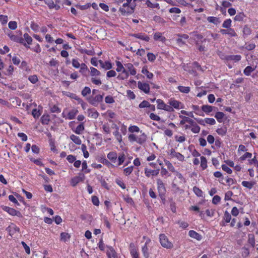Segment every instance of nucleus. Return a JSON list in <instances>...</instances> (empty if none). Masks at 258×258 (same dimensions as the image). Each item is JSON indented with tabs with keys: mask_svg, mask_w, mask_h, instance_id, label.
<instances>
[{
	"mask_svg": "<svg viewBox=\"0 0 258 258\" xmlns=\"http://www.w3.org/2000/svg\"><path fill=\"white\" fill-rule=\"evenodd\" d=\"M128 131L130 133H139L140 132V128L136 125H131L128 127Z\"/></svg>",
	"mask_w": 258,
	"mask_h": 258,
	"instance_id": "47",
	"label": "nucleus"
},
{
	"mask_svg": "<svg viewBox=\"0 0 258 258\" xmlns=\"http://www.w3.org/2000/svg\"><path fill=\"white\" fill-rule=\"evenodd\" d=\"M1 207L4 211L7 212L11 216H16L20 218L22 217V214L19 211L16 210L14 208H10L6 206H2Z\"/></svg>",
	"mask_w": 258,
	"mask_h": 258,
	"instance_id": "10",
	"label": "nucleus"
},
{
	"mask_svg": "<svg viewBox=\"0 0 258 258\" xmlns=\"http://www.w3.org/2000/svg\"><path fill=\"white\" fill-rule=\"evenodd\" d=\"M179 117L182 118V120H181L180 121V124H184L185 122H188L190 124H191L194 122V121L192 119L189 118V117L183 116L182 115H179Z\"/></svg>",
	"mask_w": 258,
	"mask_h": 258,
	"instance_id": "34",
	"label": "nucleus"
},
{
	"mask_svg": "<svg viewBox=\"0 0 258 258\" xmlns=\"http://www.w3.org/2000/svg\"><path fill=\"white\" fill-rule=\"evenodd\" d=\"M119 11L124 15L131 14L134 11V8L130 6L128 3H124L122 7L119 9Z\"/></svg>",
	"mask_w": 258,
	"mask_h": 258,
	"instance_id": "13",
	"label": "nucleus"
},
{
	"mask_svg": "<svg viewBox=\"0 0 258 258\" xmlns=\"http://www.w3.org/2000/svg\"><path fill=\"white\" fill-rule=\"evenodd\" d=\"M200 159H201L200 166H201L202 169L203 170H204L206 169L208 167L207 160L206 158L203 156H201Z\"/></svg>",
	"mask_w": 258,
	"mask_h": 258,
	"instance_id": "32",
	"label": "nucleus"
},
{
	"mask_svg": "<svg viewBox=\"0 0 258 258\" xmlns=\"http://www.w3.org/2000/svg\"><path fill=\"white\" fill-rule=\"evenodd\" d=\"M254 68H252L250 66H247L244 70L243 73L246 76H248L250 75L251 72L254 71Z\"/></svg>",
	"mask_w": 258,
	"mask_h": 258,
	"instance_id": "43",
	"label": "nucleus"
},
{
	"mask_svg": "<svg viewBox=\"0 0 258 258\" xmlns=\"http://www.w3.org/2000/svg\"><path fill=\"white\" fill-rule=\"evenodd\" d=\"M88 115L94 118H97L99 116L98 112L94 109H88Z\"/></svg>",
	"mask_w": 258,
	"mask_h": 258,
	"instance_id": "37",
	"label": "nucleus"
},
{
	"mask_svg": "<svg viewBox=\"0 0 258 258\" xmlns=\"http://www.w3.org/2000/svg\"><path fill=\"white\" fill-rule=\"evenodd\" d=\"M193 191L198 197H203V192L199 187H198L197 186H194L193 188Z\"/></svg>",
	"mask_w": 258,
	"mask_h": 258,
	"instance_id": "45",
	"label": "nucleus"
},
{
	"mask_svg": "<svg viewBox=\"0 0 258 258\" xmlns=\"http://www.w3.org/2000/svg\"><path fill=\"white\" fill-rule=\"evenodd\" d=\"M156 103L158 109L164 110L169 112H172V107L169 106V104H166L162 100L160 99L156 100Z\"/></svg>",
	"mask_w": 258,
	"mask_h": 258,
	"instance_id": "7",
	"label": "nucleus"
},
{
	"mask_svg": "<svg viewBox=\"0 0 258 258\" xmlns=\"http://www.w3.org/2000/svg\"><path fill=\"white\" fill-rule=\"evenodd\" d=\"M115 64L116 66V71L118 73L124 68L122 63L118 60L115 61Z\"/></svg>",
	"mask_w": 258,
	"mask_h": 258,
	"instance_id": "46",
	"label": "nucleus"
},
{
	"mask_svg": "<svg viewBox=\"0 0 258 258\" xmlns=\"http://www.w3.org/2000/svg\"><path fill=\"white\" fill-rule=\"evenodd\" d=\"M227 29H221L220 32L223 35H228L230 37H235L237 34L233 29L227 28Z\"/></svg>",
	"mask_w": 258,
	"mask_h": 258,
	"instance_id": "17",
	"label": "nucleus"
},
{
	"mask_svg": "<svg viewBox=\"0 0 258 258\" xmlns=\"http://www.w3.org/2000/svg\"><path fill=\"white\" fill-rule=\"evenodd\" d=\"M70 139L76 145H81L82 141L79 137L73 134L70 136Z\"/></svg>",
	"mask_w": 258,
	"mask_h": 258,
	"instance_id": "33",
	"label": "nucleus"
},
{
	"mask_svg": "<svg viewBox=\"0 0 258 258\" xmlns=\"http://www.w3.org/2000/svg\"><path fill=\"white\" fill-rule=\"evenodd\" d=\"M202 110L206 113H209L213 110V107L208 105H204L202 106Z\"/></svg>",
	"mask_w": 258,
	"mask_h": 258,
	"instance_id": "38",
	"label": "nucleus"
},
{
	"mask_svg": "<svg viewBox=\"0 0 258 258\" xmlns=\"http://www.w3.org/2000/svg\"><path fill=\"white\" fill-rule=\"evenodd\" d=\"M76 7L77 8L80 9L81 10H85L88 9V8H89L91 7V4L88 3L84 5H77L76 6Z\"/></svg>",
	"mask_w": 258,
	"mask_h": 258,
	"instance_id": "57",
	"label": "nucleus"
},
{
	"mask_svg": "<svg viewBox=\"0 0 258 258\" xmlns=\"http://www.w3.org/2000/svg\"><path fill=\"white\" fill-rule=\"evenodd\" d=\"M102 67L105 70H110L112 68V66L110 62L106 61L102 63Z\"/></svg>",
	"mask_w": 258,
	"mask_h": 258,
	"instance_id": "58",
	"label": "nucleus"
},
{
	"mask_svg": "<svg viewBox=\"0 0 258 258\" xmlns=\"http://www.w3.org/2000/svg\"><path fill=\"white\" fill-rule=\"evenodd\" d=\"M154 39L156 41H160L163 43L166 40V38L163 36L162 33L157 32L154 34Z\"/></svg>",
	"mask_w": 258,
	"mask_h": 258,
	"instance_id": "24",
	"label": "nucleus"
},
{
	"mask_svg": "<svg viewBox=\"0 0 258 258\" xmlns=\"http://www.w3.org/2000/svg\"><path fill=\"white\" fill-rule=\"evenodd\" d=\"M191 125V131L195 134H198L200 131V127L195 122H194Z\"/></svg>",
	"mask_w": 258,
	"mask_h": 258,
	"instance_id": "35",
	"label": "nucleus"
},
{
	"mask_svg": "<svg viewBox=\"0 0 258 258\" xmlns=\"http://www.w3.org/2000/svg\"><path fill=\"white\" fill-rule=\"evenodd\" d=\"M158 189L160 194H164L165 192V187L164 184L160 179H158L157 180Z\"/></svg>",
	"mask_w": 258,
	"mask_h": 258,
	"instance_id": "23",
	"label": "nucleus"
},
{
	"mask_svg": "<svg viewBox=\"0 0 258 258\" xmlns=\"http://www.w3.org/2000/svg\"><path fill=\"white\" fill-rule=\"evenodd\" d=\"M215 117L219 122H222L225 120V114L222 112H217Z\"/></svg>",
	"mask_w": 258,
	"mask_h": 258,
	"instance_id": "31",
	"label": "nucleus"
},
{
	"mask_svg": "<svg viewBox=\"0 0 258 258\" xmlns=\"http://www.w3.org/2000/svg\"><path fill=\"white\" fill-rule=\"evenodd\" d=\"M28 80L32 84H35L38 81V79L36 75H31L28 77Z\"/></svg>",
	"mask_w": 258,
	"mask_h": 258,
	"instance_id": "50",
	"label": "nucleus"
},
{
	"mask_svg": "<svg viewBox=\"0 0 258 258\" xmlns=\"http://www.w3.org/2000/svg\"><path fill=\"white\" fill-rule=\"evenodd\" d=\"M143 238L146 240L144 245L142 247V252L145 258H149V244L151 242V239L146 237V236H144Z\"/></svg>",
	"mask_w": 258,
	"mask_h": 258,
	"instance_id": "8",
	"label": "nucleus"
},
{
	"mask_svg": "<svg viewBox=\"0 0 258 258\" xmlns=\"http://www.w3.org/2000/svg\"><path fill=\"white\" fill-rule=\"evenodd\" d=\"M78 112L77 108H73L68 112L67 109H64L62 113V116L66 119L71 120L75 117Z\"/></svg>",
	"mask_w": 258,
	"mask_h": 258,
	"instance_id": "6",
	"label": "nucleus"
},
{
	"mask_svg": "<svg viewBox=\"0 0 258 258\" xmlns=\"http://www.w3.org/2000/svg\"><path fill=\"white\" fill-rule=\"evenodd\" d=\"M91 93V89L88 87H85L83 90L82 91V95L83 96H86L88 94H90Z\"/></svg>",
	"mask_w": 258,
	"mask_h": 258,
	"instance_id": "64",
	"label": "nucleus"
},
{
	"mask_svg": "<svg viewBox=\"0 0 258 258\" xmlns=\"http://www.w3.org/2000/svg\"><path fill=\"white\" fill-rule=\"evenodd\" d=\"M216 132L219 135L224 136L226 134L227 129L225 127L219 128L216 130Z\"/></svg>",
	"mask_w": 258,
	"mask_h": 258,
	"instance_id": "56",
	"label": "nucleus"
},
{
	"mask_svg": "<svg viewBox=\"0 0 258 258\" xmlns=\"http://www.w3.org/2000/svg\"><path fill=\"white\" fill-rule=\"evenodd\" d=\"M165 164L170 171L174 173H175L176 171L174 167L170 161L168 160H165Z\"/></svg>",
	"mask_w": 258,
	"mask_h": 258,
	"instance_id": "36",
	"label": "nucleus"
},
{
	"mask_svg": "<svg viewBox=\"0 0 258 258\" xmlns=\"http://www.w3.org/2000/svg\"><path fill=\"white\" fill-rule=\"evenodd\" d=\"M129 77L128 72L125 68L123 69L119 73L117 77V79L119 80H124L127 79Z\"/></svg>",
	"mask_w": 258,
	"mask_h": 258,
	"instance_id": "16",
	"label": "nucleus"
},
{
	"mask_svg": "<svg viewBox=\"0 0 258 258\" xmlns=\"http://www.w3.org/2000/svg\"><path fill=\"white\" fill-rule=\"evenodd\" d=\"M129 250L133 258H139L138 249L134 243H130Z\"/></svg>",
	"mask_w": 258,
	"mask_h": 258,
	"instance_id": "14",
	"label": "nucleus"
},
{
	"mask_svg": "<svg viewBox=\"0 0 258 258\" xmlns=\"http://www.w3.org/2000/svg\"><path fill=\"white\" fill-rule=\"evenodd\" d=\"M106 254L108 258H117L116 252L112 247H107Z\"/></svg>",
	"mask_w": 258,
	"mask_h": 258,
	"instance_id": "22",
	"label": "nucleus"
},
{
	"mask_svg": "<svg viewBox=\"0 0 258 258\" xmlns=\"http://www.w3.org/2000/svg\"><path fill=\"white\" fill-rule=\"evenodd\" d=\"M117 130L113 133V134L115 137L116 140L119 143L122 141V136L118 131V128H116Z\"/></svg>",
	"mask_w": 258,
	"mask_h": 258,
	"instance_id": "54",
	"label": "nucleus"
},
{
	"mask_svg": "<svg viewBox=\"0 0 258 258\" xmlns=\"http://www.w3.org/2000/svg\"><path fill=\"white\" fill-rule=\"evenodd\" d=\"M241 184L245 187L251 189L253 186V183L247 181H243Z\"/></svg>",
	"mask_w": 258,
	"mask_h": 258,
	"instance_id": "51",
	"label": "nucleus"
},
{
	"mask_svg": "<svg viewBox=\"0 0 258 258\" xmlns=\"http://www.w3.org/2000/svg\"><path fill=\"white\" fill-rule=\"evenodd\" d=\"M125 67L128 72L129 75L135 76L137 74L136 68L134 67L133 64L131 63H127L124 64Z\"/></svg>",
	"mask_w": 258,
	"mask_h": 258,
	"instance_id": "18",
	"label": "nucleus"
},
{
	"mask_svg": "<svg viewBox=\"0 0 258 258\" xmlns=\"http://www.w3.org/2000/svg\"><path fill=\"white\" fill-rule=\"evenodd\" d=\"M30 27L35 32L39 31L40 28L39 25L34 22H31Z\"/></svg>",
	"mask_w": 258,
	"mask_h": 258,
	"instance_id": "55",
	"label": "nucleus"
},
{
	"mask_svg": "<svg viewBox=\"0 0 258 258\" xmlns=\"http://www.w3.org/2000/svg\"><path fill=\"white\" fill-rule=\"evenodd\" d=\"M177 88L180 92L183 93H188L190 90V87L183 86H179Z\"/></svg>",
	"mask_w": 258,
	"mask_h": 258,
	"instance_id": "41",
	"label": "nucleus"
},
{
	"mask_svg": "<svg viewBox=\"0 0 258 258\" xmlns=\"http://www.w3.org/2000/svg\"><path fill=\"white\" fill-rule=\"evenodd\" d=\"M131 36L147 42H148L150 40V38L148 35L142 33L132 34H131Z\"/></svg>",
	"mask_w": 258,
	"mask_h": 258,
	"instance_id": "21",
	"label": "nucleus"
},
{
	"mask_svg": "<svg viewBox=\"0 0 258 258\" xmlns=\"http://www.w3.org/2000/svg\"><path fill=\"white\" fill-rule=\"evenodd\" d=\"M252 157V154L246 152L243 155L240 157L239 160L240 161H244L247 159H250Z\"/></svg>",
	"mask_w": 258,
	"mask_h": 258,
	"instance_id": "39",
	"label": "nucleus"
},
{
	"mask_svg": "<svg viewBox=\"0 0 258 258\" xmlns=\"http://www.w3.org/2000/svg\"><path fill=\"white\" fill-rule=\"evenodd\" d=\"M50 121V118L48 115H43L41 117V122L43 124H48Z\"/></svg>",
	"mask_w": 258,
	"mask_h": 258,
	"instance_id": "49",
	"label": "nucleus"
},
{
	"mask_svg": "<svg viewBox=\"0 0 258 258\" xmlns=\"http://www.w3.org/2000/svg\"><path fill=\"white\" fill-rule=\"evenodd\" d=\"M188 235L191 238H194L199 241L202 239V236L194 230H190L188 232Z\"/></svg>",
	"mask_w": 258,
	"mask_h": 258,
	"instance_id": "25",
	"label": "nucleus"
},
{
	"mask_svg": "<svg viewBox=\"0 0 258 258\" xmlns=\"http://www.w3.org/2000/svg\"><path fill=\"white\" fill-rule=\"evenodd\" d=\"M7 230L9 232L11 235L13 234L14 232L19 231V228L15 224H11L8 228Z\"/></svg>",
	"mask_w": 258,
	"mask_h": 258,
	"instance_id": "28",
	"label": "nucleus"
},
{
	"mask_svg": "<svg viewBox=\"0 0 258 258\" xmlns=\"http://www.w3.org/2000/svg\"><path fill=\"white\" fill-rule=\"evenodd\" d=\"M141 72L143 74L145 75L147 79L149 80H152L154 77L153 74L148 71V67L146 66L142 68Z\"/></svg>",
	"mask_w": 258,
	"mask_h": 258,
	"instance_id": "20",
	"label": "nucleus"
},
{
	"mask_svg": "<svg viewBox=\"0 0 258 258\" xmlns=\"http://www.w3.org/2000/svg\"><path fill=\"white\" fill-rule=\"evenodd\" d=\"M169 155L170 158H175L180 162H183L185 160L184 156L181 153L176 152L173 149L170 150Z\"/></svg>",
	"mask_w": 258,
	"mask_h": 258,
	"instance_id": "11",
	"label": "nucleus"
},
{
	"mask_svg": "<svg viewBox=\"0 0 258 258\" xmlns=\"http://www.w3.org/2000/svg\"><path fill=\"white\" fill-rule=\"evenodd\" d=\"M241 56L240 55H227L225 58V59L228 60H233L235 62H237L239 61L241 59Z\"/></svg>",
	"mask_w": 258,
	"mask_h": 258,
	"instance_id": "29",
	"label": "nucleus"
},
{
	"mask_svg": "<svg viewBox=\"0 0 258 258\" xmlns=\"http://www.w3.org/2000/svg\"><path fill=\"white\" fill-rule=\"evenodd\" d=\"M24 38L25 41L27 42L28 44H31L32 42V38L27 33H25L24 34Z\"/></svg>",
	"mask_w": 258,
	"mask_h": 258,
	"instance_id": "61",
	"label": "nucleus"
},
{
	"mask_svg": "<svg viewBox=\"0 0 258 258\" xmlns=\"http://www.w3.org/2000/svg\"><path fill=\"white\" fill-rule=\"evenodd\" d=\"M147 58L149 61L153 62L156 59V56L153 53L149 52L147 53Z\"/></svg>",
	"mask_w": 258,
	"mask_h": 258,
	"instance_id": "62",
	"label": "nucleus"
},
{
	"mask_svg": "<svg viewBox=\"0 0 258 258\" xmlns=\"http://www.w3.org/2000/svg\"><path fill=\"white\" fill-rule=\"evenodd\" d=\"M85 129L84 123H80L75 128H72V131L76 134L81 135Z\"/></svg>",
	"mask_w": 258,
	"mask_h": 258,
	"instance_id": "26",
	"label": "nucleus"
},
{
	"mask_svg": "<svg viewBox=\"0 0 258 258\" xmlns=\"http://www.w3.org/2000/svg\"><path fill=\"white\" fill-rule=\"evenodd\" d=\"M138 88L145 94H148L150 92V87L149 83L144 81H138Z\"/></svg>",
	"mask_w": 258,
	"mask_h": 258,
	"instance_id": "9",
	"label": "nucleus"
},
{
	"mask_svg": "<svg viewBox=\"0 0 258 258\" xmlns=\"http://www.w3.org/2000/svg\"><path fill=\"white\" fill-rule=\"evenodd\" d=\"M168 103L169 104V106L172 107V112L174 111V109L179 110L184 108L183 103L175 99L174 98H170L168 100Z\"/></svg>",
	"mask_w": 258,
	"mask_h": 258,
	"instance_id": "4",
	"label": "nucleus"
},
{
	"mask_svg": "<svg viewBox=\"0 0 258 258\" xmlns=\"http://www.w3.org/2000/svg\"><path fill=\"white\" fill-rule=\"evenodd\" d=\"M140 132L142 134L139 136H137L134 134H130L128 137L129 141L131 142H136L140 145L145 143L147 140V136L144 133H142V131Z\"/></svg>",
	"mask_w": 258,
	"mask_h": 258,
	"instance_id": "3",
	"label": "nucleus"
},
{
	"mask_svg": "<svg viewBox=\"0 0 258 258\" xmlns=\"http://www.w3.org/2000/svg\"><path fill=\"white\" fill-rule=\"evenodd\" d=\"M10 29L12 30H15L17 28V23L16 21H10L8 24Z\"/></svg>",
	"mask_w": 258,
	"mask_h": 258,
	"instance_id": "63",
	"label": "nucleus"
},
{
	"mask_svg": "<svg viewBox=\"0 0 258 258\" xmlns=\"http://www.w3.org/2000/svg\"><path fill=\"white\" fill-rule=\"evenodd\" d=\"M159 240L163 247L168 249L172 248V243L169 241L168 238L165 234H161L159 235Z\"/></svg>",
	"mask_w": 258,
	"mask_h": 258,
	"instance_id": "5",
	"label": "nucleus"
},
{
	"mask_svg": "<svg viewBox=\"0 0 258 258\" xmlns=\"http://www.w3.org/2000/svg\"><path fill=\"white\" fill-rule=\"evenodd\" d=\"M103 96L102 95L98 94L94 96H92L89 98V101L94 106H97L103 100Z\"/></svg>",
	"mask_w": 258,
	"mask_h": 258,
	"instance_id": "12",
	"label": "nucleus"
},
{
	"mask_svg": "<svg viewBox=\"0 0 258 258\" xmlns=\"http://www.w3.org/2000/svg\"><path fill=\"white\" fill-rule=\"evenodd\" d=\"M8 36L11 39V40L17 42H21L22 41V38L19 37V36L14 34L12 32H10L8 34Z\"/></svg>",
	"mask_w": 258,
	"mask_h": 258,
	"instance_id": "30",
	"label": "nucleus"
},
{
	"mask_svg": "<svg viewBox=\"0 0 258 258\" xmlns=\"http://www.w3.org/2000/svg\"><path fill=\"white\" fill-rule=\"evenodd\" d=\"M231 20L230 19H227L223 22L222 24V27L224 28H230L231 26Z\"/></svg>",
	"mask_w": 258,
	"mask_h": 258,
	"instance_id": "44",
	"label": "nucleus"
},
{
	"mask_svg": "<svg viewBox=\"0 0 258 258\" xmlns=\"http://www.w3.org/2000/svg\"><path fill=\"white\" fill-rule=\"evenodd\" d=\"M134 169V167L131 166L127 167L123 169V173L126 175L128 176L132 173Z\"/></svg>",
	"mask_w": 258,
	"mask_h": 258,
	"instance_id": "48",
	"label": "nucleus"
},
{
	"mask_svg": "<svg viewBox=\"0 0 258 258\" xmlns=\"http://www.w3.org/2000/svg\"><path fill=\"white\" fill-rule=\"evenodd\" d=\"M223 219L226 223L230 222L231 219V215L227 211L224 212Z\"/></svg>",
	"mask_w": 258,
	"mask_h": 258,
	"instance_id": "53",
	"label": "nucleus"
},
{
	"mask_svg": "<svg viewBox=\"0 0 258 258\" xmlns=\"http://www.w3.org/2000/svg\"><path fill=\"white\" fill-rule=\"evenodd\" d=\"M107 157L114 167H118L122 165L125 160V156L124 153H119L118 155L115 151L108 153Z\"/></svg>",
	"mask_w": 258,
	"mask_h": 258,
	"instance_id": "1",
	"label": "nucleus"
},
{
	"mask_svg": "<svg viewBox=\"0 0 258 258\" xmlns=\"http://www.w3.org/2000/svg\"><path fill=\"white\" fill-rule=\"evenodd\" d=\"M207 20L209 23L214 24L216 25H217L221 23V20L220 19L216 17H208L207 18Z\"/></svg>",
	"mask_w": 258,
	"mask_h": 258,
	"instance_id": "27",
	"label": "nucleus"
},
{
	"mask_svg": "<svg viewBox=\"0 0 258 258\" xmlns=\"http://www.w3.org/2000/svg\"><path fill=\"white\" fill-rule=\"evenodd\" d=\"M85 176L83 174H80L78 176L74 177L71 179V184L75 186L78 183L84 180Z\"/></svg>",
	"mask_w": 258,
	"mask_h": 258,
	"instance_id": "15",
	"label": "nucleus"
},
{
	"mask_svg": "<svg viewBox=\"0 0 258 258\" xmlns=\"http://www.w3.org/2000/svg\"><path fill=\"white\" fill-rule=\"evenodd\" d=\"M243 33L244 37L247 36L248 35L250 34L251 30L248 27H247V26H245L243 28Z\"/></svg>",
	"mask_w": 258,
	"mask_h": 258,
	"instance_id": "60",
	"label": "nucleus"
},
{
	"mask_svg": "<svg viewBox=\"0 0 258 258\" xmlns=\"http://www.w3.org/2000/svg\"><path fill=\"white\" fill-rule=\"evenodd\" d=\"M146 4L148 7L151 8H157L159 9V4L158 3L153 4L151 2L150 0H147L146 2Z\"/></svg>",
	"mask_w": 258,
	"mask_h": 258,
	"instance_id": "42",
	"label": "nucleus"
},
{
	"mask_svg": "<svg viewBox=\"0 0 258 258\" xmlns=\"http://www.w3.org/2000/svg\"><path fill=\"white\" fill-rule=\"evenodd\" d=\"M150 104L148 101L144 100L139 104V107L140 108H148L150 106Z\"/></svg>",
	"mask_w": 258,
	"mask_h": 258,
	"instance_id": "59",
	"label": "nucleus"
},
{
	"mask_svg": "<svg viewBox=\"0 0 258 258\" xmlns=\"http://www.w3.org/2000/svg\"><path fill=\"white\" fill-rule=\"evenodd\" d=\"M90 74L91 77V81L93 84L98 86L102 84L100 78L101 73L98 70L95 68L91 67L90 68Z\"/></svg>",
	"mask_w": 258,
	"mask_h": 258,
	"instance_id": "2",
	"label": "nucleus"
},
{
	"mask_svg": "<svg viewBox=\"0 0 258 258\" xmlns=\"http://www.w3.org/2000/svg\"><path fill=\"white\" fill-rule=\"evenodd\" d=\"M174 173L176 177L180 180V183L182 184L185 182V179L180 173L176 171Z\"/></svg>",
	"mask_w": 258,
	"mask_h": 258,
	"instance_id": "52",
	"label": "nucleus"
},
{
	"mask_svg": "<svg viewBox=\"0 0 258 258\" xmlns=\"http://www.w3.org/2000/svg\"><path fill=\"white\" fill-rule=\"evenodd\" d=\"M70 235L69 233L66 232H62L60 233V240L64 242L69 240Z\"/></svg>",
	"mask_w": 258,
	"mask_h": 258,
	"instance_id": "40",
	"label": "nucleus"
},
{
	"mask_svg": "<svg viewBox=\"0 0 258 258\" xmlns=\"http://www.w3.org/2000/svg\"><path fill=\"white\" fill-rule=\"evenodd\" d=\"M159 173V169L152 170L146 168L145 169V174L148 177L151 176H157Z\"/></svg>",
	"mask_w": 258,
	"mask_h": 258,
	"instance_id": "19",
	"label": "nucleus"
}]
</instances>
